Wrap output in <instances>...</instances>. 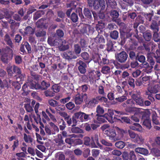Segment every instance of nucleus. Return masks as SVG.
Here are the masks:
<instances>
[{"label":"nucleus","mask_w":160,"mask_h":160,"mask_svg":"<svg viewBox=\"0 0 160 160\" xmlns=\"http://www.w3.org/2000/svg\"><path fill=\"white\" fill-rule=\"evenodd\" d=\"M61 40L59 39H56L54 40L53 42L50 38H49L48 40V43L51 46L58 45L59 44V42Z\"/></svg>","instance_id":"23"},{"label":"nucleus","mask_w":160,"mask_h":160,"mask_svg":"<svg viewBox=\"0 0 160 160\" xmlns=\"http://www.w3.org/2000/svg\"><path fill=\"white\" fill-rule=\"evenodd\" d=\"M24 107L27 111L30 112L33 111L32 108L30 106L29 104H25Z\"/></svg>","instance_id":"48"},{"label":"nucleus","mask_w":160,"mask_h":160,"mask_svg":"<svg viewBox=\"0 0 160 160\" xmlns=\"http://www.w3.org/2000/svg\"><path fill=\"white\" fill-rule=\"evenodd\" d=\"M15 62L17 63H20L22 62L21 57L19 56H17L15 58Z\"/></svg>","instance_id":"64"},{"label":"nucleus","mask_w":160,"mask_h":160,"mask_svg":"<svg viewBox=\"0 0 160 160\" xmlns=\"http://www.w3.org/2000/svg\"><path fill=\"white\" fill-rule=\"evenodd\" d=\"M52 89L55 92H58L59 91L60 88L57 85H54L52 87Z\"/></svg>","instance_id":"57"},{"label":"nucleus","mask_w":160,"mask_h":160,"mask_svg":"<svg viewBox=\"0 0 160 160\" xmlns=\"http://www.w3.org/2000/svg\"><path fill=\"white\" fill-rule=\"evenodd\" d=\"M112 154L114 155L119 156L121 155L122 153L120 151L114 150L112 152Z\"/></svg>","instance_id":"53"},{"label":"nucleus","mask_w":160,"mask_h":160,"mask_svg":"<svg viewBox=\"0 0 160 160\" xmlns=\"http://www.w3.org/2000/svg\"><path fill=\"white\" fill-rule=\"evenodd\" d=\"M75 118H78L81 122L87 121L91 119V115L87 114L86 113L79 112L74 114Z\"/></svg>","instance_id":"6"},{"label":"nucleus","mask_w":160,"mask_h":160,"mask_svg":"<svg viewBox=\"0 0 160 160\" xmlns=\"http://www.w3.org/2000/svg\"><path fill=\"white\" fill-rule=\"evenodd\" d=\"M36 35L38 37L43 36L46 35V32L43 31H39L36 33Z\"/></svg>","instance_id":"51"},{"label":"nucleus","mask_w":160,"mask_h":160,"mask_svg":"<svg viewBox=\"0 0 160 160\" xmlns=\"http://www.w3.org/2000/svg\"><path fill=\"white\" fill-rule=\"evenodd\" d=\"M144 141V139L142 137L138 134H137L135 138L133 139V142L135 143L141 144L143 143Z\"/></svg>","instance_id":"17"},{"label":"nucleus","mask_w":160,"mask_h":160,"mask_svg":"<svg viewBox=\"0 0 160 160\" xmlns=\"http://www.w3.org/2000/svg\"><path fill=\"white\" fill-rule=\"evenodd\" d=\"M84 14L88 18H90L91 17V13L88 8H85L84 10Z\"/></svg>","instance_id":"38"},{"label":"nucleus","mask_w":160,"mask_h":160,"mask_svg":"<svg viewBox=\"0 0 160 160\" xmlns=\"http://www.w3.org/2000/svg\"><path fill=\"white\" fill-rule=\"evenodd\" d=\"M122 157L123 160H128V154L127 152H124L122 154Z\"/></svg>","instance_id":"59"},{"label":"nucleus","mask_w":160,"mask_h":160,"mask_svg":"<svg viewBox=\"0 0 160 160\" xmlns=\"http://www.w3.org/2000/svg\"><path fill=\"white\" fill-rule=\"evenodd\" d=\"M92 156L94 158L97 157L99 155L100 152L99 150L93 149L92 151Z\"/></svg>","instance_id":"32"},{"label":"nucleus","mask_w":160,"mask_h":160,"mask_svg":"<svg viewBox=\"0 0 160 160\" xmlns=\"http://www.w3.org/2000/svg\"><path fill=\"white\" fill-rule=\"evenodd\" d=\"M110 15L113 18H118L119 15L117 11L113 10L111 11Z\"/></svg>","instance_id":"36"},{"label":"nucleus","mask_w":160,"mask_h":160,"mask_svg":"<svg viewBox=\"0 0 160 160\" xmlns=\"http://www.w3.org/2000/svg\"><path fill=\"white\" fill-rule=\"evenodd\" d=\"M91 141L90 139L89 138L87 137L84 138V143L86 145H89L91 144L92 147L93 148L96 147V145L95 144V143Z\"/></svg>","instance_id":"21"},{"label":"nucleus","mask_w":160,"mask_h":160,"mask_svg":"<svg viewBox=\"0 0 160 160\" xmlns=\"http://www.w3.org/2000/svg\"><path fill=\"white\" fill-rule=\"evenodd\" d=\"M13 72H14L15 73H17L18 74H20V70L18 67L14 66L13 68Z\"/></svg>","instance_id":"60"},{"label":"nucleus","mask_w":160,"mask_h":160,"mask_svg":"<svg viewBox=\"0 0 160 160\" xmlns=\"http://www.w3.org/2000/svg\"><path fill=\"white\" fill-rule=\"evenodd\" d=\"M48 103L50 106L53 107H55L58 104L57 101L52 99L48 100Z\"/></svg>","instance_id":"28"},{"label":"nucleus","mask_w":160,"mask_h":160,"mask_svg":"<svg viewBox=\"0 0 160 160\" xmlns=\"http://www.w3.org/2000/svg\"><path fill=\"white\" fill-rule=\"evenodd\" d=\"M126 99V97L124 96H122L118 98H116L115 99L116 100L120 102H122Z\"/></svg>","instance_id":"52"},{"label":"nucleus","mask_w":160,"mask_h":160,"mask_svg":"<svg viewBox=\"0 0 160 160\" xmlns=\"http://www.w3.org/2000/svg\"><path fill=\"white\" fill-rule=\"evenodd\" d=\"M103 133L109 137V139L113 142L119 140L120 138L116 136V133L112 128L110 127L107 124L104 125L101 128Z\"/></svg>","instance_id":"2"},{"label":"nucleus","mask_w":160,"mask_h":160,"mask_svg":"<svg viewBox=\"0 0 160 160\" xmlns=\"http://www.w3.org/2000/svg\"><path fill=\"white\" fill-rule=\"evenodd\" d=\"M101 72L104 74H108L110 72V68L107 66H105L102 67Z\"/></svg>","instance_id":"25"},{"label":"nucleus","mask_w":160,"mask_h":160,"mask_svg":"<svg viewBox=\"0 0 160 160\" xmlns=\"http://www.w3.org/2000/svg\"><path fill=\"white\" fill-rule=\"evenodd\" d=\"M148 63L146 62L145 64H144V66H143L144 68H145V71L147 73L151 72L152 68V67L148 66Z\"/></svg>","instance_id":"27"},{"label":"nucleus","mask_w":160,"mask_h":160,"mask_svg":"<svg viewBox=\"0 0 160 160\" xmlns=\"http://www.w3.org/2000/svg\"><path fill=\"white\" fill-rule=\"evenodd\" d=\"M128 56L127 54L124 51L117 54L116 56L117 60L121 62H125L127 59Z\"/></svg>","instance_id":"10"},{"label":"nucleus","mask_w":160,"mask_h":160,"mask_svg":"<svg viewBox=\"0 0 160 160\" xmlns=\"http://www.w3.org/2000/svg\"><path fill=\"white\" fill-rule=\"evenodd\" d=\"M152 145L154 148H160V137H157L154 142L152 143Z\"/></svg>","instance_id":"20"},{"label":"nucleus","mask_w":160,"mask_h":160,"mask_svg":"<svg viewBox=\"0 0 160 160\" xmlns=\"http://www.w3.org/2000/svg\"><path fill=\"white\" fill-rule=\"evenodd\" d=\"M45 94L46 97H52L54 96V93L49 90H48L45 92Z\"/></svg>","instance_id":"43"},{"label":"nucleus","mask_w":160,"mask_h":160,"mask_svg":"<svg viewBox=\"0 0 160 160\" xmlns=\"http://www.w3.org/2000/svg\"><path fill=\"white\" fill-rule=\"evenodd\" d=\"M152 120L153 123L156 124H158L159 122L157 119V115L156 114H153L152 116Z\"/></svg>","instance_id":"40"},{"label":"nucleus","mask_w":160,"mask_h":160,"mask_svg":"<svg viewBox=\"0 0 160 160\" xmlns=\"http://www.w3.org/2000/svg\"><path fill=\"white\" fill-rule=\"evenodd\" d=\"M135 151L138 153L144 155H147L148 154V150L146 148H137L135 149Z\"/></svg>","instance_id":"15"},{"label":"nucleus","mask_w":160,"mask_h":160,"mask_svg":"<svg viewBox=\"0 0 160 160\" xmlns=\"http://www.w3.org/2000/svg\"><path fill=\"white\" fill-rule=\"evenodd\" d=\"M34 31L33 29L30 27H27L25 29V32L27 34H32Z\"/></svg>","instance_id":"41"},{"label":"nucleus","mask_w":160,"mask_h":160,"mask_svg":"<svg viewBox=\"0 0 160 160\" xmlns=\"http://www.w3.org/2000/svg\"><path fill=\"white\" fill-rule=\"evenodd\" d=\"M137 111L138 113L142 115V121L143 126L148 129H150L151 127V125L149 118L150 114V111L142 108H137Z\"/></svg>","instance_id":"1"},{"label":"nucleus","mask_w":160,"mask_h":160,"mask_svg":"<svg viewBox=\"0 0 160 160\" xmlns=\"http://www.w3.org/2000/svg\"><path fill=\"white\" fill-rule=\"evenodd\" d=\"M92 141L94 143V142H95L100 148H102V146L98 143V134H96L92 137Z\"/></svg>","instance_id":"30"},{"label":"nucleus","mask_w":160,"mask_h":160,"mask_svg":"<svg viewBox=\"0 0 160 160\" xmlns=\"http://www.w3.org/2000/svg\"><path fill=\"white\" fill-rule=\"evenodd\" d=\"M128 133L129 136L130 138L133 139H134L135 138L136 136L138 134H137L135 133L134 132L129 130H128Z\"/></svg>","instance_id":"46"},{"label":"nucleus","mask_w":160,"mask_h":160,"mask_svg":"<svg viewBox=\"0 0 160 160\" xmlns=\"http://www.w3.org/2000/svg\"><path fill=\"white\" fill-rule=\"evenodd\" d=\"M25 48L27 50L28 52L30 53L31 52V48L28 43L26 42H25Z\"/></svg>","instance_id":"62"},{"label":"nucleus","mask_w":160,"mask_h":160,"mask_svg":"<svg viewBox=\"0 0 160 160\" xmlns=\"http://www.w3.org/2000/svg\"><path fill=\"white\" fill-rule=\"evenodd\" d=\"M43 13V11H40L39 12H38L35 13V14L33 18L34 19H37L39 18H40L42 15Z\"/></svg>","instance_id":"35"},{"label":"nucleus","mask_w":160,"mask_h":160,"mask_svg":"<svg viewBox=\"0 0 160 160\" xmlns=\"http://www.w3.org/2000/svg\"><path fill=\"white\" fill-rule=\"evenodd\" d=\"M148 91L152 93H155L160 91V81L159 84H155L152 87L148 88Z\"/></svg>","instance_id":"11"},{"label":"nucleus","mask_w":160,"mask_h":160,"mask_svg":"<svg viewBox=\"0 0 160 160\" xmlns=\"http://www.w3.org/2000/svg\"><path fill=\"white\" fill-rule=\"evenodd\" d=\"M143 35L145 39L147 41H149L151 37V34L149 32L144 33Z\"/></svg>","instance_id":"33"},{"label":"nucleus","mask_w":160,"mask_h":160,"mask_svg":"<svg viewBox=\"0 0 160 160\" xmlns=\"http://www.w3.org/2000/svg\"><path fill=\"white\" fill-rule=\"evenodd\" d=\"M70 99V98L69 97H68L66 98L61 99L60 100V102L61 103L64 104L69 101Z\"/></svg>","instance_id":"61"},{"label":"nucleus","mask_w":160,"mask_h":160,"mask_svg":"<svg viewBox=\"0 0 160 160\" xmlns=\"http://www.w3.org/2000/svg\"><path fill=\"white\" fill-rule=\"evenodd\" d=\"M137 59L140 62L145 63L146 62H145V58L143 56L141 55L140 56H137Z\"/></svg>","instance_id":"45"},{"label":"nucleus","mask_w":160,"mask_h":160,"mask_svg":"<svg viewBox=\"0 0 160 160\" xmlns=\"http://www.w3.org/2000/svg\"><path fill=\"white\" fill-rule=\"evenodd\" d=\"M130 128L131 129L140 132L143 131L142 127L138 123H134L132 125L130 126Z\"/></svg>","instance_id":"14"},{"label":"nucleus","mask_w":160,"mask_h":160,"mask_svg":"<svg viewBox=\"0 0 160 160\" xmlns=\"http://www.w3.org/2000/svg\"><path fill=\"white\" fill-rule=\"evenodd\" d=\"M107 5L108 6L111 7L112 8H114L116 5V3L114 0H106Z\"/></svg>","instance_id":"24"},{"label":"nucleus","mask_w":160,"mask_h":160,"mask_svg":"<svg viewBox=\"0 0 160 160\" xmlns=\"http://www.w3.org/2000/svg\"><path fill=\"white\" fill-rule=\"evenodd\" d=\"M81 56L83 59L88 61L87 62L88 63L92 60V59L90 58L88 53L86 52L82 53L81 54Z\"/></svg>","instance_id":"19"},{"label":"nucleus","mask_w":160,"mask_h":160,"mask_svg":"<svg viewBox=\"0 0 160 160\" xmlns=\"http://www.w3.org/2000/svg\"><path fill=\"white\" fill-rule=\"evenodd\" d=\"M23 138L24 141L26 142H32V139L30 136H28L25 133L24 134Z\"/></svg>","instance_id":"34"},{"label":"nucleus","mask_w":160,"mask_h":160,"mask_svg":"<svg viewBox=\"0 0 160 160\" xmlns=\"http://www.w3.org/2000/svg\"><path fill=\"white\" fill-rule=\"evenodd\" d=\"M40 87V85L35 82L28 81L24 84L22 87V89L24 92H28L29 91V88L32 89H38Z\"/></svg>","instance_id":"5"},{"label":"nucleus","mask_w":160,"mask_h":160,"mask_svg":"<svg viewBox=\"0 0 160 160\" xmlns=\"http://www.w3.org/2000/svg\"><path fill=\"white\" fill-rule=\"evenodd\" d=\"M67 108L71 110L74 107V104L72 102H70L66 104Z\"/></svg>","instance_id":"47"},{"label":"nucleus","mask_w":160,"mask_h":160,"mask_svg":"<svg viewBox=\"0 0 160 160\" xmlns=\"http://www.w3.org/2000/svg\"><path fill=\"white\" fill-rule=\"evenodd\" d=\"M141 72L139 70H137L133 73L132 75L134 77H137L140 75Z\"/></svg>","instance_id":"63"},{"label":"nucleus","mask_w":160,"mask_h":160,"mask_svg":"<svg viewBox=\"0 0 160 160\" xmlns=\"http://www.w3.org/2000/svg\"><path fill=\"white\" fill-rule=\"evenodd\" d=\"M13 57L12 50L8 47L2 49L1 59L4 63H7L8 60L11 59Z\"/></svg>","instance_id":"4"},{"label":"nucleus","mask_w":160,"mask_h":160,"mask_svg":"<svg viewBox=\"0 0 160 160\" xmlns=\"http://www.w3.org/2000/svg\"><path fill=\"white\" fill-rule=\"evenodd\" d=\"M110 36L114 39H117L118 37V33L117 31H114L111 32Z\"/></svg>","instance_id":"31"},{"label":"nucleus","mask_w":160,"mask_h":160,"mask_svg":"<svg viewBox=\"0 0 160 160\" xmlns=\"http://www.w3.org/2000/svg\"><path fill=\"white\" fill-rule=\"evenodd\" d=\"M71 19L74 22H76L78 19L77 15L74 13H73L71 16Z\"/></svg>","instance_id":"44"},{"label":"nucleus","mask_w":160,"mask_h":160,"mask_svg":"<svg viewBox=\"0 0 160 160\" xmlns=\"http://www.w3.org/2000/svg\"><path fill=\"white\" fill-rule=\"evenodd\" d=\"M16 155L18 157V158L19 160H24V159L22 158L24 157L25 156V155L23 152L17 153Z\"/></svg>","instance_id":"39"},{"label":"nucleus","mask_w":160,"mask_h":160,"mask_svg":"<svg viewBox=\"0 0 160 160\" xmlns=\"http://www.w3.org/2000/svg\"><path fill=\"white\" fill-rule=\"evenodd\" d=\"M104 111L102 107L100 105H98L96 108V116H102Z\"/></svg>","instance_id":"18"},{"label":"nucleus","mask_w":160,"mask_h":160,"mask_svg":"<svg viewBox=\"0 0 160 160\" xmlns=\"http://www.w3.org/2000/svg\"><path fill=\"white\" fill-rule=\"evenodd\" d=\"M12 67L11 65H8L7 67V71L9 75L11 76L13 73V71H12Z\"/></svg>","instance_id":"42"},{"label":"nucleus","mask_w":160,"mask_h":160,"mask_svg":"<svg viewBox=\"0 0 160 160\" xmlns=\"http://www.w3.org/2000/svg\"><path fill=\"white\" fill-rule=\"evenodd\" d=\"M65 157L64 154L61 152L57 153L55 155L54 158L52 160H65Z\"/></svg>","instance_id":"16"},{"label":"nucleus","mask_w":160,"mask_h":160,"mask_svg":"<svg viewBox=\"0 0 160 160\" xmlns=\"http://www.w3.org/2000/svg\"><path fill=\"white\" fill-rule=\"evenodd\" d=\"M97 98L101 102H106L107 101V98L103 97L98 96Z\"/></svg>","instance_id":"58"},{"label":"nucleus","mask_w":160,"mask_h":160,"mask_svg":"<svg viewBox=\"0 0 160 160\" xmlns=\"http://www.w3.org/2000/svg\"><path fill=\"white\" fill-rule=\"evenodd\" d=\"M101 142L102 144L108 146H111L112 145V143L107 142L104 139L102 140Z\"/></svg>","instance_id":"55"},{"label":"nucleus","mask_w":160,"mask_h":160,"mask_svg":"<svg viewBox=\"0 0 160 160\" xmlns=\"http://www.w3.org/2000/svg\"><path fill=\"white\" fill-rule=\"evenodd\" d=\"M5 40L7 42V44L12 47V42L11 39H10L9 36L8 35H6L5 36Z\"/></svg>","instance_id":"37"},{"label":"nucleus","mask_w":160,"mask_h":160,"mask_svg":"<svg viewBox=\"0 0 160 160\" xmlns=\"http://www.w3.org/2000/svg\"><path fill=\"white\" fill-rule=\"evenodd\" d=\"M42 88L43 89H46L50 86V84L47 83L45 81H43L41 83Z\"/></svg>","instance_id":"50"},{"label":"nucleus","mask_w":160,"mask_h":160,"mask_svg":"<svg viewBox=\"0 0 160 160\" xmlns=\"http://www.w3.org/2000/svg\"><path fill=\"white\" fill-rule=\"evenodd\" d=\"M87 98V96L85 93L80 95L78 94L76 95L75 98V101L77 104H79L81 103L83 101L86 100Z\"/></svg>","instance_id":"9"},{"label":"nucleus","mask_w":160,"mask_h":160,"mask_svg":"<svg viewBox=\"0 0 160 160\" xmlns=\"http://www.w3.org/2000/svg\"><path fill=\"white\" fill-rule=\"evenodd\" d=\"M79 65L78 67V69L80 72L82 74L85 73L86 71V68L87 67L86 64L82 61L79 60L78 62Z\"/></svg>","instance_id":"13"},{"label":"nucleus","mask_w":160,"mask_h":160,"mask_svg":"<svg viewBox=\"0 0 160 160\" xmlns=\"http://www.w3.org/2000/svg\"><path fill=\"white\" fill-rule=\"evenodd\" d=\"M74 50L75 52L77 54H79L80 53L81 49L80 47L78 45H76L74 46Z\"/></svg>","instance_id":"54"},{"label":"nucleus","mask_w":160,"mask_h":160,"mask_svg":"<svg viewBox=\"0 0 160 160\" xmlns=\"http://www.w3.org/2000/svg\"><path fill=\"white\" fill-rule=\"evenodd\" d=\"M132 99L134 100L137 104L141 106L143 105V100L140 98L139 95L133 94L132 95Z\"/></svg>","instance_id":"12"},{"label":"nucleus","mask_w":160,"mask_h":160,"mask_svg":"<svg viewBox=\"0 0 160 160\" xmlns=\"http://www.w3.org/2000/svg\"><path fill=\"white\" fill-rule=\"evenodd\" d=\"M114 114L113 111L111 109H108V112L105 113L102 116H97V120L98 123H101L104 122L105 120L104 119V118L106 119L108 121L111 123H112L114 121L112 119V116Z\"/></svg>","instance_id":"3"},{"label":"nucleus","mask_w":160,"mask_h":160,"mask_svg":"<svg viewBox=\"0 0 160 160\" xmlns=\"http://www.w3.org/2000/svg\"><path fill=\"white\" fill-rule=\"evenodd\" d=\"M66 42L64 41L62 42L63 44L61 46H58L59 48L61 51H64L68 49L69 48V46L68 44L64 45L63 43H65Z\"/></svg>","instance_id":"26"},{"label":"nucleus","mask_w":160,"mask_h":160,"mask_svg":"<svg viewBox=\"0 0 160 160\" xmlns=\"http://www.w3.org/2000/svg\"><path fill=\"white\" fill-rule=\"evenodd\" d=\"M68 136L71 137V138H67L65 139V142L66 143H68L69 144H72V143H75L77 142L78 141H80L79 139H74L73 138H82V135L81 134H79L78 135H75L74 134L72 135H69Z\"/></svg>","instance_id":"8"},{"label":"nucleus","mask_w":160,"mask_h":160,"mask_svg":"<svg viewBox=\"0 0 160 160\" xmlns=\"http://www.w3.org/2000/svg\"><path fill=\"white\" fill-rule=\"evenodd\" d=\"M36 134L37 138V142H38L40 144H43V142L40 141L41 140H42V138L40 135L37 133H36Z\"/></svg>","instance_id":"56"},{"label":"nucleus","mask_w":160,"mask_h":160,"mask_svg":"<svg viewBox=\"0 0 160 160\" xmlns=\"http://www.w3.org/2000/svg\"><path fill=\"white\" fill-rule=\"evenodd\" d=\"M115 146L119 148H123L125 146V143L122 141H119L116 142L115 144Z\"/></svg>","instance_id":"29"},{"label":"nucleus","mask_w":160,"mask_h":160,"mask_svg":"<svg viewBox=\"0 0 160 160\" xmlns=\"http://www.w3.org/2000/svg\"><path fill=\"white\" fill-rule=\"evenodd\" d=\"M95 42L97 44H102L104 43L105 40L101 36L98 35L95 39Z\"/></svg>","instance_id":"22"},{"label":"nucleus","mask_w":160,"mask_h":160,"mask_svg":"<svg viewBox=\"0 0 160 160\" xmlns=\"http://www.w3.org/2000/svg\"><path fill=\"white\" fill-rule=\"evenodd\" d=\"M94 9L98 10L100 9L101 11L104 10L105 8L104 0H95L93 4Z\"/></svg>","instance_id":"7"},{"label":"nucleus","mask_w":160,"mask_h":160,"mask_svg":"<svg viewBox=\"0 0 160 160\" xmlns=\"http://www.w3.org/2000/svg\"><path fill=\"white\" fill-rule=\"evenodd\" d=\"M72 131L73 133H78L82 132V130L78 127H75L72 128Z\"/></svg>","instance_id":"49"}]
</instances>
